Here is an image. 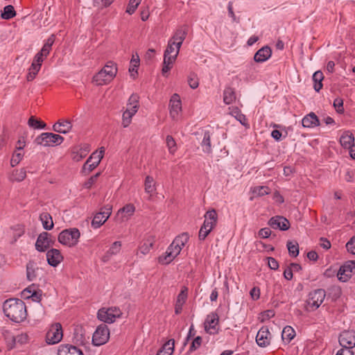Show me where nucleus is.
<instances>
[{"instance_id":"f257e3e1","label":"nucleus","mask_w":355,"mask_h":355,"mask_svg":"<svg viewBox=\"0 0 355 355\" xmlns=\"http://www.w3.org/2000/svg\"><path fill=\"white\" fill-rule=\"evenodd\" d=\"M3 310L6 316L16 323L23 322L27 316L26 304L20 299L6 300L3 303Z\"/></svg>"},{"instance_id":"f03ea898","label":"nucleus","mask_w":355,"mask_h":355,"mask_svg":"<svg viewBox=\"0 0 355 355\" xmlns=\"http://www.w3.org/2000/svg\"><path fill=\"white\" fill-rule=\"evenodd\" d=\"M117 71L116 64L109 61L101 71L93 76L92 82L98 86L107 85L116 76Z\"/></svg>"},{"instance_id":"7ed1b4c3","label":"nucleus","mask_w":355,"mask_h":355,"mask_svg":"<svg viewBox=\"0 0 355 355\" xmlns=\"http://www.w3.org/2000/svg\"><path fill=\"white\" fill-rule=\"evenodd\" d=\"M326 297V292L322 288L315 289L309 293L306 301V310L313 311L318 309Z\"/></svg>"},{"instance_id":"20e7f679","label":"nucleus","mask_w":355,"mask_h":355,"mask_svg":"<svg viewBox=\"0 0 355 355\" xmlns=\"http://www.w3.org/2000/svg\"><path fill=\"white\" fill-rule=\"evenodd\" d=\"M80 233L77 228H69L62 231L58 235V241L69 247L75 246L80 239Z\"/></svg>"},{"instance_id":"39448f33","label":"nucleus","mask_w":355,"mask_h":355,"mask_svg":"<svg viewBox=\"0 0 355 355\" xmlns=\"http://www.w3.org/2000/svg\"><path fill=\"white\" fill-rule=\"evenodd\" d=\"M177 56L176 49L174 48V42H168L164 54L163 67L162 69L163 75L168 73L173 67V64L175 61Z\"/></svg>"},{"instance_id":"423d86ee","label":"nucleus","mask_w":355,"mask_h":355,"mask_svg":"<svg viewBox=\"0 0 355 355\" xmlns=\"http://www.w3.org/2000/svg\"><path fill=\"white\" fill-rule=\"evenodd\" d=\"M63 141L64 137L60 135L52 132H43L35 139V142L37 145L50 146L53 144L59 145Z\"/></svg>"},{"instance_id":"0eeeda50","label":"nucleus","mask_w":355,"mask_h":355,"mask_svg":"<svg viewBox=\"0 0 355 355\" xmlns=\"http://www.w3.org/2000/svg\"><path fill=\"white\" fill-rule=\"evenodd\" d=\"M122 315L121 311L117 307H110L109 309H101L97 313V318L101 321L106 323H113L116 318Z\"/></svg>"},{"instance_id":"6e6552de","label":"nucleus","mask_w":355,"mask_h":355,"mask_svg":"<svg viewBox=\"0 0 355 355\" xmlns=\"http://www.w3.org/2000/svg\"><path fill=\"white\" fill-rule=\"evenodd\" d=\"M110 338V330L105 324H100L92 336V344L101 346L105 344Z\"/></svg>"},{"instance_id":"1a4fd4ad","label":"nucleus","mask_w":355,"mask_h":355,"mask_svg":"<svg viewBox=\"0 0 355 355\" xmlns=\"http://www.w3.org/2000/svg\"><path fill=\"white\" fill-rule=\"evenodd\" d=\"M55 238L46 232L40 233L35 243V249L40 252L46 251L55 243Z\"/></svg>"},{"instance_id":"9d476101","label":"nucleus","mask_w":355,"mask_h":355,"mask_svg":"<svg viewBox=\"0 0 355 355\" xmlns=\"http://www.w3.org/2000/svg\"><path fill=\"white\" fill-rule=\"evenodd\" d=\"M104 150H101L99 153H93L87 159L82 168V173L88 175L94 169H95L100 164L103 157Z\"/></svg>"},{"instance_id":"9b49d317","label":"nucleus","mask_w":355,"mask_h":355,"mask_svg":"<svg viewBox=\"0 0 355 355\" xmlns=\"http://www.w3.org/2000/svg\"><path fill=\"white\" fill-rule=\"evenodd\" d=\"M62 329L60 323L53 324L46 334V342L49 345L58 343L62 338Z\"/></svg>"},{"instance_id":"f8f14e48","label":"nucleus","mask_w":355,"mask_h":355,"mask_svg":"<svg viewBox=\"0 0 355 355\" xmlns=\"http://www.w3.org/2000/svg\"><path fill=\"white\" fill-rule=\"evenodd\" d=\"M339 343L344 349H352L355 347V331H343L339 336Z\"/></svg>"},{"instance_id":"ddd939ff","label":"nucleus","mask_w":355,"mask_h":355,"mask_svg":"<svg viewBox=\"0 0 355 355\" xmlns=\"http://www.w3.org/2000/svg\"><path fill=\"white\" fill-rule=\"evenodd\" d=\"M219 317L216 313L212 312L207 316L205 321V329L209 334H216L218 332Z\"/></svg>"},{"instance_id":"4468645a","label":"nucleus","mask_w":355,"mask_h":355,"mask_svg":"<svg viewBox=\"0 0 355 355\" xmlns=\"http://www.w3.org/2000/svg\"><path fill=\"white\" fill-rule=\"evenodd\" d=\"M355 269V261H349L343 265L337 274L338 278L343 282H346L352 276L353 270Z\"/></svg>"},{"instance_id":"2eb2a0df","label":"nucleus","mask_w":355,"mask_h":355,"mask_svg":"<svg viewBox=\"0 0 355 355\" xmlns=\"http://www.w3.org/2000/svg\"><path fill=\"white\" fill-rule=\"evenodd\" d=\"M268 225L273 229H279L282 231L288 230L291 224L288 220L282 216H275L268 220Z\"/></svg>"},{"instance_id":"dca6fc26","label":"nucleus","mask_w":355,"mask_h":355,"mask_svg":"<svg viewBox=\"0 0 355 355\" xmlns=\"http://www.w3.org/2000/svg\"><path fill=\"white\" fill-rule=\"evenodd\" d=\"M270 333L267 327H262L256 336V342L259 347H264L270 345Z\"/></svg>"},{"instance_id":"f3484780","label":"nucleus","mask_w":355,"mask_h":355,"mask_svg":"<svg viewBox=\"0 0 355 355\" xmlns=\"http://www.w3.org/2000/svg\"><path fill=\"white\" fill-rule=\"evenodd\" d=\"M63 259V256L58 249L52 248L46 252V260L51 266L56 267L62 261Z\"/></svg>"},{"instance_id":"a211bd4d","label":"nucleus","mask_w":355,"mask_h":355,"mask_svg":"<svg viewBox=\"0 0 355 355\" xmlns=\"http://www.w3.org/2000/svg\"><path fill=\"white\" fill-rule=\"evenodd\" d=\"M72 121L69 119H60L53 125V130L58 133L67 134L72 129Z\"/></svg>"},{"instance_id":"6ab92c4d","label":"nucleus","mask_w":355,"mask_h":355,"mask_svg":"<svg viewBox=\"0 0 355 355\" xmlns=\"http://www.w3.org/2000/svg\"><path fill=\"white\" fill-rule=\"evenodd\" d=\"M58 355H84V354L76 346L70 344H62L59 346Z\"/></svg>"},{"instance_id":"aec40b11","label":"nucleus","mask_w":355,"mask_h":355,"mask_svg":"<svg viewBox=\"0 0 355 355\" xmlns=\"http://www.w3.org/2000/svg\"><path fill=\"white\" fill-rule=\"evenodd\" d=\"M170 115L175 119L177 118L179 112L182 110V103L180 96L177 94H174L170 100Z\"/></svg>"},{"instance_id":"412c9836","label":"nucleus","mask_w":355,"mask_h":355,"mask_svg":"<svg viewBox=\"0 0 355 355\" xmlns=\"http://www.w3.org/2000/svg\"><path fill=\"white\" fill-rule=\"evenodd\" d=\"M188 295V288L183 286L180 293L178 294L175 305V314H180L182 311L183 304L185 303Z\"/></svg>"},{"instance_id":"4be33fe9","label":"nucleus","mask_w":355,"mask_h":355,"mask_svg":"<svg viewBox=\"0 0 355 355\" xmlns=\"http://www.w3.org/2000/svg\"><path fill=\"white\" fill-rule=\"evenodd\" d=\"M272 50L268 46H265L259 49L254 55L256 62H263L270 58Z\"/></svg>"},{"instance_id":"5701e85b","label":"nucleus","mask_w":355,"mask_h":355,"mask_svg":"<svg viewBox=\"0 0 355 355\" xmlns=\"http://www.w3.org/2000/svg\"><path fill=\"white\" fill-rule=\"evenodd\" d=\"M304 128H312L320 125V120L314 112L306 114L302 120Z\"/></svg>"},{"instance_id":"b1692460","label":"nucleus","mask_w":355,"mask_h":355,"mask_svg":"<svg viewBox=\"0 0 355 355\" xmlns=\"http://www.w3.org/2000/svg\"><path fill=\"white\" fill-rule=\"evenodd\" d=\"M155 241V236L152 235L147 236L139 247V250L142 254H148L153 248Z\"/></svg>"},{"instance_id":"393cba45","label":"nucleus","mask_w":355,"mask_h":355,"mask_svg":"<svg viewBox=\"0 0 355 355\" xmlns=\"http://www.w3.org/2000/svg\"><path fill=\"white\" fill-rule=\"evenodd\" d=\"M340 145L345 148L349 149L351 147H354V137L352 133L349 131H345L340 138Z\"/></svg>"},{"instance_id":"a878e982","label":"nucleus","mask_w":355,"mask_h":355,"mask_svg":"<svg viewBox=\"0 0 355 355\" xmlns=\"http://www.w3.org/2000/svg\"><path fill=\"white\" fill-rule=\"evenodd\" d=\"M175 340L173 339L168 340L158 350L157 355H171L174 351Z\"/></svg>"},{"instance_id":"bb28decb","label":"nucleus","mask_w":355,"mask_h":355,"mask_svg":"<svg viewBox=\"0 0 355 355\" xmlns=\"http://www.w3.org/2000/svg\"><path fill=\"white\" fill-rule=\"evenodd\" d=\"M206 217L209 218L210 220H212L213 223H209L208 220H205L203 224L207 223V228H210L211 231L217 225L218 223V214L214 209L209 210L206 212Z\"/></svg>"},{"instance_id":"cd10ccee","label":"nucleus","mask_w":355,"mask_h":355,"mask_svg":"<svg viewBox=\"0 0 355 355\" xmlns=\"http://www.w3.org/2000/svg\"><path fill=\"white\" fill-rule=\"evenodd\" d=\"M38 268L36 267V263L33 261H29L26 264V277L29 281H33L37 277L36 271Z\"/></svg>"},{"instance_id":"c85d7f7f","label":"nucleus","mask_w":355,"mask_h":355,"mask_svg":"<svg viewBox=\"0 0 355 355\" xmlns=\"http://www.w3.org/2000/svg\"><path fill=\"white\" fill-rule=\"evenodd\" d=\"M137 112V110L127 107L126 110L123 112L122 116V125L123 128H127L130 124L132 116Z\"/></svg>"},{"instance_id":"c756f323","label":"nucleus","mask_w":355,"mask_h":355,"mask_svg":"<svg viewBox=\"0 0 355 355\" xmlns=\"http://www.w3.org/2000/svg\"><path fill=\"white\" fill-rule=\"evenodd\" d=\"M236 100L234 89L230 87H226L223 92V101L225 104L230 105Z\"/></svg>"},{"instance_id":"7c9ffc66","label":"nucleus","mask_w":355,"mask_h":355,"mask_svg":"<svg viewBox=\"0 0 355 355\" xmlns=\"http://www.w3.org/2000/svg\"><path fill=\"white\" fill-rule=\"evenodd\" d=\"M42 223L43 227L46 230H50L53 227V222L51 216L49 213H42L40 216Z\"/></svg>"},{"instance_id":"2f4dec72","label":"nucleus","mask_w":355,"mask_h":355,"mask_svg":"<svg viewBox=\"0 0 355 355\" xmlns=\"http://www.w3.org/2000/svg\"><path fill=\"white\" fill-rule=\"evenodd\" d=\"M324 79V76L322 71H315L313 75V80L314 82V89L318 92L322 88V81Z\"/></svg>"},{"instance_id":"473e14b6","label":"nucleus","mask_w":355,"mask_h":355,"mask_svg":"<svg viewBox=\"0 0 355 355\" xmlns=\"http://www.w3.org/2000/svg\"><path fill=\"white\" fill-rule=\"evenodd\" d=\"M155 182L152 176L147 175L144 182L145 191L151 195L156 190Z\"/></svg>"},{"instance_id":"72a5a7b5","label":"nucleus","mask_w":355,"mask_h":355,"mask_svg":"<svg viewBox=\"0 0 355 355\" xmlns=\"http://www.w3.org/2000/svg\"><path fill=\"white\" fill-rule=\"evenodd\" d=\"M286 246L288 254L292 257H296L299 254V244L296 241H288Z\"/></svg>"},{"instance_id":"f704fd0d","label":"nucleus","mask_w":355,"mask_h":355,"mask_svg":"<svg viewBox=\"0 0 355 355\" xmlns=\"http://www.w3.org/2000/svg\"><path fill=\"white\" fill-rule=\"evenodd\" d=\"M201 146L203 148V151L207 153H211V135L209 131H205L203 137V139L201 143Z\"/></svg>"},{"instance_id":"c9c22d12","label":"nucleus","mask_w":355,"mask_h":355,"mask_svg":"<svg viewBox=\"0 0 355 355\" xmlns=\"http://www.w3.org/2000/svg\"><path fill=\"white\" fill-rule=\"evenodd\" d=\"M295 336V331L291 327L286 326L284 328L282 333V338L283 340L290 343Z\"/></svg>"},{"instance_id":"e433bc0d","label":"nucleus","mask_w":355,"mask_h":355,"mask_svg":"<svg viewBox=\"0 0 355 355\" xmlns=\"http://www.w3.org/2000/svg\"><path fill=\"white\" fill-rule=\"evenodd\" d=\"M139 66V57L138 55H136V58L135 55H132V58L130 61V67L129 68V71L130 73V76L135 78L136 75H137V69Z\"/></svg>"},{"instance_id":"4c0bfd02","label":"nucleus","mask_w":355,"mask_h":355,"mask_svg":"<svg viewBox=\"0 0 355 355\" xmlns=\"http://www.w3.org/2000/svg\"><path fill=\"white\" fill-rule=\"evenodd\" d=\"M175 257L173 252L167 248L166 252L159 257L158 261L162 265H166L170 263Z\"/></svg>"},{"instance_id":"58836bf2","label":"nucleus","mask_w":355,"mask_h":355,"mask_svg":"<svg viewBox=\"0 0 355 355\" xmlns=\"http://www.w3.org/2000/svg\"><path fill=\"white\" fill-rule=\"evenodd\" d=\"M17 13L12 5H8L4 7L3 11L1 14V17L3 19H10L16 16Z\"/></svg>"},{"instance_id":"ea45409f","label":"nucleus","mask_w":355,"mask_h":355,"mask_svg":"<svg viewBox=\"0 0 355 355\" xmlns=\"http://www.w3.org/2000/svg\"><path fill=\"white\" fill-rule=\"evenodd\" d=\"M107 219L108 218L105 217V215L98 212L94 216L92 221V226L95 229L98 228L104 224Z\"/></svg>"},{"instance_id":"a19ab883","label":"nucleus","mask_w":355,"mask_h":355,"mask_svg":"<svg viewBox=\"0 0 355 355\" xmlns=\"http://www.w3.org/2000/svg\"><path fill=\"white\" fill-rule=\"evenodd\" d=\"M26 177V171L24 168L14 170L11 175V180L16 182H21Z\"/></svg>"},{"instance_id":"79ce46f5","label":"nucleus","mask_w":355,"mask_h":355,"mask_svg":"<svg viewBox=\"0 0 355 355\" xmlns=\"http://www.w3.org/2000/svg\"><path fill=\"white\" fill-rule=\"evenodd\" d=\"M121 242L115 241L112 243L110 249L106 252V254L103 257V261H105L106 258H109L110 256L116 254L121 250Z\"/></svg>"},{"instance_id":"37998d69","label":"nucleus","mask_w":355,"mask_h":355,"mask_svg":"<svg viewBox=\"0 0 355 355\" xmlns=\"http://www.w3.org/2000/svg\"><path fill=\"white\" fill-rule=\"evenodd\" d=\"M28 125L34 129H44L46 128V124L41 120L37 119L34 116H31L28 121Z\"/></svg>"},{"instance_id":"c03bdc74","label":"nucleus","mask_w":355,"mask_h":355,"mask_svg":"<svg viewBox=\"0 0 355 355\" xmlns=\"http://www.w3.org/2000/svg\"><path fill=\"white\" fill-rule=\"evenodd\" d=\"M89 151V150L87 147L84 149L80 148L78 150H73L71 153V158L75 162H80L87 155Z\"/></svg>"},{"instance_id":"a18cd8bd","label":"nucleus","mask_w":355,"mask_h":355,"mask_svg":"<svg viewBox=\"0 0 355 355\" xmlns=\"http://www.w3.org/2000/svg\"><path fill=\"white\" fill-rule=\"evenodd\" d=\"M139 96L137 94H132L129 99H128V103L127 104V107L128 108H130V109H133V110H137V111H138V109H139Z\"/></svg>"},{"instance_id":"49530a36","label":"nucleus","mask_w":355,"mask_h":355,"mask_svg":"<svg viewBox=\"0 0 355 355\" xmlns=\"http://www.w3.org/2000/svg\"><path fill=\"white\" fill-rule=\"evenodd\" d=\"M232 114L243 125H247V119L245 116L242 114L238 107H234L232 111Z\"/></svg>"},{"instance_id":"de8ad7c7","label":"nucleus","mask_w":355,"mask_h":355,"mask_svg":"<svg viewBox=\"0 0 355 355\" xmlns=\"http://www.w3.org/2000/svg\"><path fill=\"white\" fill-rule=\"evenodd\" d=\"M135 211V207L132 204H128L125 205L123 208L119 210V214H125L123 217H126V219L128 217L132 216Z\"/></svg>"},{"instance_id":"09e8293b","label":"nucleus","mask_w":355,"mask_h":355,"mask_svg":"<svg viewBox=\"0 0 355 355\" xmlns=\"http://www.w3.org/2000/svg\"><path fill=\"white\" fill-rule=\"evenodd\" d=\"M39 64L35 65V64H31V67L29 68V71L26 76V79L28 81H32L36 77V75L39 72L40 67H38Z\"/></svg>"},{"instance_id":"8fccbe9b","label":"nucleus","mask_w":355,"mask_h":355,"mask_svg":"<svg viewBox=\"0 0 355 355\" xmlns=\"http://www.w3.org/2000/svg\"><path fill=\"white\" fill-rule=\"evenodd\" d=\"M189 236L188 233H182L180 235L176 236L174 240H178L180 242L178 245V248L181 251L182 248L188 242Z\"/></svg>"},{"instance_id":"3c124183","label":"nucleus","mask_w":355,"mask_h":355,"mask_svg":"<svg viewBox=\"0 0 355 355\" xmlns=\"http://www.w3.org/2000/svg\"><path fill=\"white\" fill-rule=\"evenodd\" d=\"M187 32L188 28L186 26H181L176 30V31L174 33V35L178 37L180 39V41L183 42L186 38Z\"/></svg>"},{"instance_id":"603ef678","label":"nucleus","mask_w":355,"mask_h":355,"mask_svg":"<svg viewBox=\"0 0 355 355\" xmlns=\"http://www.w3.org/2000/svg\"><path fill=\"white\" fill-rule=\"evenodd\" d=\"M270 189L266 186H259L253 189V193L258 196H263L270 193Z\"/></svg>"},{"instance_id":"864d4df0","label":"nucleus","mask_w":355,"mask_h":355,"mask_svg":"<svg viewBox=\"0 0 355 355\" xmlns=\"http://www.w3.org/2000/svg\"><path fill=\"white\" fill-rule=\"evenodd\" d=\"M207 223L202 224L201 226L199 233H198V239L200 241H204L209 234L211 232L210 228H207Z\"/></svg>"},{"instance_id":"5fc2aeb1","label":"nucleus","mask_w":355,"mask_h":355,"mask_svg":"<svg viewBox=\"0 0 355 355\" xmlns=\"http://www.w3.org/2000/svg\"><path fill=\"white\" fill-rule=\"evenodd\" d=\"M166 142L169 152L173 154L177 150L176 142L175 139L172 136L168 135L166 139Z\"/></svg>"},{"instance_id":"6e6d98bb","label":"nucleus","mask_w":355,"mask_h":355,"mask_svg":"<svg viewBox=\"0 0 355 355\" xmlns=\"http://www.w3.org/2000/svg\"><path fill=\"white\" fill-rule=\"evenodd\" d=\"M141 0H130L126 12L130 15L133 14L141 3Z\"/></svg>"},{"instance_id":"4d7b16f0","label":"nucleus","mask_w":355,"mask_h":355,"mask_svg":"<svg viewBox=\"0 0 355 355\" xmlns=\"http://www.w3.org/2000/svg\"><path fill=\"white\" fill-rule=\"evenodd\" d=\"M188 83L191 88L196 89L199 85V80L197 75L194 73H190L188 77Z\"/></svg>"},{"instance_id":"13d9d810","label":"nucleus","mask_w":355,"mask_h":355,"mask_svg":"<svg viewBox=\"0 0 355 355\" xmlns=\"http://www.w3.org/2000/svg\"><path fill=\"white\" fill-rule=\"evenodd\" d=\"M202 342V338L201 336H198L194 338V340H193V342L191 343V344L189 347V351L190 352H193L196 351V349H198L201 346Z\"/></svg>"},{"instance_id":"bf43d9fd","label":"nucleus","mask_w":355,"mask_h":355,"mask_svg":"<svg viewBox=\"0 0 355 355\" xmlns=\"http://www.w3.org/2000/svg\"><path fill=\"white\" fill-rule=\"evenodd\" d=\"M101 173H97L95 175L91 176L85 183L84 187L86 189H90L94 184L97 181L98 178L100 176Z\"/></svg>"},{"instance_id":"052dcab7","label":"nucleus","mask_w":355,"mask_h":355,"mask_svg":"<svg viewBox=\"0 0 355 355\" xmlns=\"http://www.w3.org/2000/svg\"><path fill=\"white\" fill-rule=\"evenodd\" d=\"M334 106L336 110V112L339 114L343 113V101L341 98H337L334 101Z\"/></svg>"},{"instance_id":"680f3d73","label":"nucleus","mask_w":355,"mask_h":355,"mask_svg":"<svg viewBox=\"0 0 355 355\" xmlns=\"http://www.w3.org/2000/svg\"><path fill=\"white\" fill-rule=\"evenodd\" d=\"M346 248L349 252L355 254V236H352L346 243Z\"/></svg>"},{"instance_id":"e2e57ef3","label":"nucleus","mask_w":355,"mask_h":355,"mask_svg":"<svg viewBox=\"0 0 355 355\" xmlns=\"http://www.w3.org/2000/svg\"><path fill=\"white\" fill-rule=\"evenodd\" d=\"M179 243L178 240H173L172 243L168 248V249L170 250L175 257H177L181 252L178 248Z\"/></svg>"},{"instance_id":"0e129e2a","label":"nucleus","mask_w":355,"mask_h":355,"mask_svg":"<svg viewBox=\"0 0 355 355\" xmlns=\"http://www.w3.org/2000/svg\"><path fill=\"white\" fill-rule=\"evenodd\" d=\"M268 265L269 268L272 270H277L279 268L278 261L273 257H268Z\"/></svg>"},{"instance_id":"69168bd1","label":"nucleus","mask_w":355,"mask_h":355,"mask_svg":"<svg viewBox=\"0 0 355 355\" xmlns=\"http://www.w3.org/2000/svg\"><path fill=\"white\" fill-rule=\"evenodd\" d=\"M271 234V230L268 227L261 228L259 231V236L263 239L268 238Z\"/></svg>"},{"instance_id":"338daca9","label":"nucleus","mask_w":355,"mask_h":355,"mask_svg":"<svg viewBox=\"0 0 355 355\" xmlns=\"http://www.w3.org/2000/svg\"><path fill=\"white\" fill-rule=\"evenodd\" d=\"M112 206L110 205H106L103 208H101L100 213L105 215V217L109 218L112 214Z\"/></svg>"},{"instance_id":"774afa93","label":"nucleus","mask_w":355,"mask_h":355,"mask_svg":"<svg viewBox=\"0 0 355 355\" xmlns=\"http://www.w3.org/2000/svg\"><path fill=\"white\" fill-rule=\"evenodd\" d=\"M250 296L254 300H257L260 297V289L258 287H254L250 292Z\"/></svg>"}]
</instances>
